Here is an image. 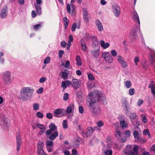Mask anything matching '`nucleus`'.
Instances as JSON below:
<instances>
[{
	"instance_id": "c9c22d12",
	"label": "nucleus",
	"mask_w": 155,
	"mask_h": 155,
	"mask_svg": "<svg viewBox=\"0 0 155 155\" xmlns=\"http://www.w3.org/2000/svg\"><path fill=\"white\" fill-rule=\"evenodd\" d=\"M124 84L126 87L127 89L129 88L131 86V83L130 81H126Z\"/></svg>"
},
{
	"instance_id": "4d7b16f0",
	"label": "nucleus",
	"mask_w": 155,
	"mask_h": 155,
	"mask_svg": "<svg viewBox=\"0 0 155 155\" xmlns=\"http://www.w3.org/2000/svg\"><path fill=\"white\" fill-rule=\"evenodd\" d=\"M88 79L91 80H93L94 79V76L91 73H89L88 74Z\"/></svg>"
},
{
	"instance_id": "c756f323",
	"label": "nucleus",
	"mask_w": 155,
	"mask_h": 155,
	"mask_svg": "<svg viewBox=\"0 0 155 155\" xmlns=\"http://www.w3.org/2000/svg\"><path fill=\"white\" fill-rule=\"evenodd\" d=\"M74 109V105L72 104H70V106L67 107L66 108V112L68 114H69L72 112Z\"/></svg>"
},
{
	"instance_id": "c03bdc74",
	"label": "nucleus",
	"mask_w": 155,
	"mask_h": 155,
	"mask_svg": "<svg viewBox=\"0 0 155 155\" xmlns=\"http://www.w3.org/2000/svg\"><path fill=\"white\" fill-rule=\"evenodd\" d=\"M148 87L150 88L151 89L155 88V85H154V82L153 81H152L151 82L149 85Z\"/></svg>"
},
{
	"instance_id": "09e8293b",
	"label": "nucleus",
	"mask_w": 155,
	"mask_h": 155,
	"mask_svg": "<svg viewBox=\"0 0 155 155\" xmlns=\"http://www.w3.org/2000/svg\"><path fill=\"white\" fill-rule=\"evenodd\" d=\"M41 27V25L38 24L34 25L33 28L35 30H38Z\"/></svg>"
},
{
	"instance_id": "a878e982",
	"label": "nucleus",
	"mask_w": 155,
	"mask_h": 155,
	"mask_svg": "<svg viewBox=\"0 0 155 155\" xmlns=\"http://www.w3.org/2000/svg\"><path fill=\"white\" fill-rule=\"evenodd\" d=\"M150 57L149 58L151 63L153 64L155 63V52H152L150 54Z\"/></svg>"
},
{
	"instance_id": "e433bc0d",
	"label": "nucleus",
	"mask_w": 155,
	"mask_h": 155,
	"mask_svg": "<svg viewBox=\"0 0 155 155\" xmlns=\"http://www.w3.org/2000/svg\"><path fill=\"white\" fill-rule=\"evenodd\" d=\"M63 21L65 26V28L66 29L68 25L69 20L66 17H64L63 18Z\"/></svg>"
},
{
	"instance_id": "39448f33",
	"label": "nucleus",
	"mask_w": 155,
	"mask_h": 155,
	"mask_svg": "<svg viewBox=\"0 0 155 155\" xmlns=\"http://www.w3.org/2000/svg\"><path fill=\"white\" fill-rule=\"evenodd\" d=\"M2 79L5 85H9L12 82L11 72L9 71H6L2 73Z\"/></svg>"
},
{
	"instance_id": "a18cd8bd",
	"label": "nucleus",
	"mask_w": 155,
	"mask_h": 155,
	"mask_svg": "<svg viewBox=\"0 0 155 155\" xmlns=\"http://www.w3.org/2000/svg\"><path fill=\"white\" fill-rule=\"evenodd\" d=\"M133 135L134 137L135 138L138 139L139 137V134L138 132L136 131H134L133 133Z\"/></svg>"
},
{
	"instance_id": "4be33fe9",
	"label": "nucleus",
	"mask_w": 155,
	"mask_h": 155,
	"mask_svg": "<svg viewBox=\"0 0 155 155\" xmlns=\"http://www.w3.org/2000/svg\"><path fill=\"white\" fill-rule=\"evenodd\" d=\"M36 127L41 130L44 129L45 128V127L44 125L37 123H36L32 125V127L33 129H35Z\"/></svg>"
},
{
	"instance_id": "c85d7f7f",
	"label": "nucleus",
	"mask_w": 155,
	"mask_h": 155,
	"mask_svg": "<svg viewBox=\"0 0 155 155\" xmlns=\"http://www.w3.org/2000/svg\"><path fill=\"white\" fill-rule=\"evenodd\" d=\"M130 118L131 122L134 124V120L137 117L136 114L135 113H131L130 115Z\"/></svg>"
},
{
	"instance_id": "20e7f679",
	"label": "nucleus",
	"mask_w": 155,
	"mask_h": 155,
	"mask_svg": "<svg viewBox=\"0 0 155 155\" xmlns=\"http://www.w3.org/2000/svg\"><path fill=\"white\" fill-rule=\"evenodd\" d=\"M138 146L135 145L133 147L131 145H127L124 150L126 155H137L138 153Z\"/></svg>"
},
{
	"instance_id": "473e14b6",
	"label": "nucleus",
	"mask_w": 155,
	"mask_h": 155,
	"mask_svg": "<svg viewBox=\"0 0 155 155\" xmlns=\"http://www.w3.org/2000/svg\"><path fill=\"white\" fill-rule=\"evenodd\" d=\"M75 60L77 62V64L79 66H81L82 64V62L80 56L77 55L76 57Z\"/></svg>"
},
{
	"instance_id": "bf43d9fd",
	"label": "nucleus",
	"mask_w": 155,
	"mask_h": 155,
	"mask_svg": "<svg viewBox=\"0 0 155 155\" xmlns=\"http://www.w3.org/2000/svg\"><path fill=\"white\" fill-rule=\"evenodd\" d=\"M121 134L119 131H117L116 133V136L119 139L120 137H121Z\"/></svg>"
},
{
	"instance_id": "2f4dec72",
	"label": "nucleus",
	"mask_w": 155,
	"mask_h": 155,
	"mask_svg": "<svg viewBox=\"0 0 155 155\" xmlns=\"http://www.w3.org/2000/svg\"><path fill=\"white\" fill-rule=\"evenodd\" d=\"M81 43L82 49L83 51H86V45L85 41L83 39H81Z\"/></svg>"
},
{
	"instance_id": "13d9d810",
	"label": "nucleus",
	"mask_w": 155,
	"mask_h": 155,
	"mask_svg": "<svg viewBox=\"0 0 155 155\" xmlns=\"http://www.w3.org/2000/svg\"><path fill=\"white\" fill-rule=\"evenodd\" d=\"M77 27L76 23H74L72 24L71 27V30L72 31H74Z\"/></svg>"
},
{
	"instance_id": "ddd939ff",
	"label": "nucleus",
	"mask_w": 155,
	"mask_h": 155,
	"mask_svg": "<svg viewBox=\"0 0 155 155\" xmlns=\"http://www.w3.org/2000/svg\"><path fill=\"white\" fill-rule=\"evenodd\" d=\"M1 127L4 130L7 129L9 126V120L7 118H4L0 122Z\"/></svg>"
},
{
	"instance_id": "4468645a",
	"label": "nucleus",
	"mask_w": 155,
	"mask_h": 155,
	"mask_svg": "<svg viewBox=\"0 0 155 155\" xmlns=\"http://www.w3.org/2000/svg\"><path fill=\"white\" fill-rule=\"evenodd\" d=\"M41 0H36V2L34 3V5L36 8V10L37 14L40 15L41 13Z\"/></svg>"
},
{
	"instance_id": "f3484780",
	"label": "nucleus",
	"mask_w": 155,
	"mask_h": 155,
	"mask_svg": "<svg viewBox=\"0 0 155 155\" xmlns=\"http://www.w3.org/2000/svg\"><path fill=\"white\" fill-rule=\"evenodd\" d=\"M16 144L17 147L16 150L18 151H19L20 150V147L21 143V137L20 135L18 134L16 136Z\"/></svg>"
},
{
	"instance_id": "0e129e2a",
	"label": "nucleus",
	"mask_w": 155,
	"mask_h": 155,
	"mask_svg": "<svg viewBox=\"0 0 155 155\" xmlns=\"http://www.w3.org/2000/svg\"><path fill=\"white\" fill-rule=\"evenodd\" d=\"M62 151L63 152L65 155H70V152L69 151L65 150L64 149H63Z\"/></svg>"
},
{
	"instance_id": "5701e85b",
	"label": "nucleus",
	"mask_w": 155,
	"mask_h": 155,
	"mask_svg": "<svg viewBox=\"0 0 155 155\" xmlns=\"http://www.w3.org/2000/svg\"><path fill=\"white\" fill-rule=\"evenodd\" d=\"M71 84V82L70 81L67 80L66 81H63L62 82L61 86L64 89H65Z\"/></svg>"
},
{
	"instance_id": "aec40b11",
	"label": "nucleus",
	"mask_w": 155,
	"mask_h": 155,
	"mask_svg": "<svg viewBox=\"0 0 155 155\" xmlns=\"http://www.w3.org/2000/svg\"><path fill=\"white\" fill-rule=\"evenodd\" d=\"M96 25L99 31H101L103 30L104 28L102 23L98 20H95Z\"/></svg>"
},
{
	"instance_id": "cd10ccee",
	"label": "nucleus",
	"mask_w": 155,
	"mask_h": 155,
	"mask_svg": "<svg viewBox=\"0 0 155 155\" xmlns=\"http://www.w3.org/2000/svg\"><path fill=\"white\" fill-rule=\"evenodd\" d=\"M68 72L64 71L61 72L59 73V75L61 76L62 78L64 79H66L68 78Z\"/></svg>"
},
{
	"instance_id": "7c9ffc66",
	"label": "nucleus",
	"mask_w": 155,
	"mask_h": 155,
	"mask_svg": "<svg viewBox=\"0 0 155 155\" xmlns=\"http://www.w3.org/2000/svg\"><path fill=\"white\" fill-rule=\"evenodd\" d=\"M87 131L86 135L87 137H88L89 136L91 135L92 134V132H93L94 130L93 128H92L91 127H88L87 128Z\"/></svg>"
},
{
	"instance_id": "f03ea898",
	"label": "nucleus",
	"mask_w": 155,
	"mask_h": 155,
	"mask_svg": "<svg viewBox=\"0 0 155 155\" xmlns=\"http://www.w3.org/2000/svg\"><path fill=\"white\" fill-rule=\"evenodd\" d=\"M132 17L135 23V25L131 29L130 37L132 38H134L137 36L138 31L140 30V21L139 16L136 11L133 12Z\"/></svg>"
},
{
	"instance_id": "e2e57ef3",
	"label": "nucleus",
	"mask_w": 155,
	"mask_h": 155,
	"mask_svg": "<svg viewBox=\"0 0 155 155\" xmlns=\"http://www.w3.org/2000/svg\"><path fill=\"white\" fill-rule=\"evenodd\" d=\"M143 134L145 135H150V133L149 132V130L147 129L144 130L143 131Z\"/></svg>"
},
{
	"instance_id": "1a4fd4ad",
	"label": "nucleus",
	"mask_w": 155,
	"mask_h": 155,
	"mask_svg": "<svg viewBox=\"0 0 155 155\" xmlns=\"http://www.w3.org/2000/svg\"><path fill=\"white\" fill-rule=\"evenodd\" d=\"M67 10L69 13L72 15H74L76 13V7L74 4H68L67 5Z\"/></svg>"
},
{
	"instance_id": "6e6552de",
	"label": "nucleus",
	"mask_w": 155,
	"mask_h": 155,
	"mask_svg": "<svg viewBox=\"0 0 155 155\" xmlns=\"http://www.w3.org/2000/svg\"><path fill=\"white\" fill-rule=\"evenodd\" d=\"M81 82L80 80L76 78H73L71 82V86L73 88L77 90L81 87Z\"/></svg>"
},
{
	"instance_id": "58836bf2",
	"label": "nucleus",
	"mask_w": 155,
	"mask_h": 155,
	"mask_svg": "<svg viewBox=\"0 0 155 155\" xmlns=\"http://www.w3.org/2000/svg\"><path fill=\"white\" fill-rule=\"evenodd\" d=\"M62 125L63 128L67 129L68 128V122L67 120H64L62 122Z\"/></svg>"
},
{
	"instance_id": "603ef678",
	"label": "nucleus",
	"mask_w": 155,
	"mask_h": 155,
	"mask_svg": "<svg viewBox=\"0 0 155 155\" xmlns=\"http://www.w3.org/2000/svg\"><path fill=\"white\" fill-rule=\"evenodd\" d=\"M69 94L68 93H65L64 94L63 97V99L64 100L66 101L68 100L69 97Z\"/></svg>"
},
{
	"instance_id": "423d86ee",
	"label": "nucleus",
	"mask_w": 155,
	"mask_h": 155,
	"mask_svg": "<svg viewBox=\"0 0 155 155\" xmlns=\"http://www.w3.org/2000/svg\"><path fill=\"white\" fill-rule=\"evenodd\" d=\"M101 57L107 63H111L113 61V58L111 54L108 52H104L101 54Z\"/></svg>"
},
{
	"instance_id": "f257e3e1",
	"label": "nucleus",
	"mask_w": 155,
	"mask_h": 155,
	"mask_svg": "<svg viewBox=\"0 0 155 155\" xmlns=\"http://www.w3.org/2000/svg\"><path fill=\"white\" fill-rule=\"evenodd\" d=\"M100 93L92 92L90 93L87 98V101L89 103V108L94 115L97 116L101 115L102 113L101 110L99 107L96 104V101L98 98H100Z\"/></svg>"
},
{
	"instance_id": "bb28decb",
	"label": "nucleus",
	"mask_w": 155,
	"mask_h": 155,
	"mask_svg": "<svg viewBox=\"0 0 155 155\" xmlns=\"http://www.w3.org/2000/svg\"><path fill=\"white\" fill-rule=\"evenodd\" d=\"M58 133L57 131H55L50 135L49 139L51 140H54L58 136Z\"/></svg>"
},
{
	"instance_id": "f8f14e48",
	"label": "nucleus",
	"mask_w": 155,
	"mask_h": 155,
	"mask_svg": "<svg viewBox=\"0 0 155 155\" xmlns=\"http://www.w3.org/2000/svg\"><path fill=\"white\" fill-rule=\"evenodd\" d=\"M50 129L47 130L46 134L47 135H51L52 131H57V128L54 124L52 123L49 126Z\"/></svg>"
},
{
	"instance_id": "49530a36",
	"label": "nucleus",
	"mask_w": 155,
	"mask_h": 155,
	"mask_svg": "<svg viewBox=\"0 0 155 155\" xmlns=\"http://www.w3.org/2000/svg\"><path fill=\"white\" fill-rule=\"evenodd\" d=\"M97 124L98 127H101L103 126L104 123L101 121H99L97 122Z\"/></svg>"
},
{
	"instance_id": "9d476101",
	"label": "nucleus",
	"mask_w": 155,
	"mask_h": 155,
	"mask_svg": "<svg viewBox=\"0 0 155 155\" xmlns=\"http://www.w3.org/2000/svg\"><path fill=\"white\" fill-rule=\"evenodd\" d=\"M65 110L63 108L55 109L54 111V116L55 117H60L64 116Z\"/></svg>"
},
{
	"instance_id": "37998d69",
	"label": "nucleus",
	"mask_w": 155,
	"mask_h": 155,
	"mask_svg": "<svg viewBox=\"0 0 155 155\" xmlns=\"http://www.w3.org/2000/svg\"><path fill=\"white\" fill-rule=\"evenodd\" d=\"M37 117L40 118H42L43 117V115L42 113L40 112H38L36 114Z\"/></svg>"
},
{
	"instance_id": "ea45409f",
	"label": "nucleus",
	"mask_w": 155,
	"mask_h": 155,
	"mask_svg": "<svg viewBox=\"0 0 155 155\" xmlns=\"http://www.w3.org/2000/svg\"><path fill=\"white\" fill-rule=\"evenodd\" d=\"M111 54L113 57H115L117 55V51L113 49L111 51Z\"/></svg>"
},
{
	"instance_id": "6ab92c4d",
	"label": "nucleus",
	"mask_w": 155,
	"mask_h": 155,
	"mask_svg": "<svg viewBox=\"0 0 155 155\" xmlns=\"http://www.w3.org/2000/svg\"><path fill=\"white\" fill-rule=\"evenodd\" d=\"M100 49H94L91 52L92 56L95 58H98L100 55Z\"/></svg>"
},
{
	"instance_id": "8fccbe9b",
	"label": "nucleus",
	"mask_w": 155,
	"mask_h": 155,
	"mask_svg": "<svg viewBox=\"0 0 155 155\" xmlns=\"http://www.w3.org/2000/svg\"><path fill=\"white\" fill-rule=\"evenodd\" d=\"M124 135L126 137H129L130 136V132L129 130L126 131L124 133Z\"/></svg>"
},
{
	"instance_id": "0eeeda50",
	"label": "nucleus",
	"mask_w": 155,
	"mask_h": 155,
	"mask_svg": "<svg viewBox=\"0 0 155 155\" xmlns=\"http://www.w3.org/2000/svg\"><path fill=\"white\" fill-rule=\"evenodd\" d=\"M121 103L123 108L124 111L126 115L127 114L129 111V108L130 105L127 103L126 97H124L121 101Z\"/></svg>"
},
{
	"instance_id": "a211bd4d",
	"label": "nucleus",
	"mask_w": 155,
	"mask_h": 155,
	"mask_svg": "<svg viewBox=\"0 0 155 155\" xmlns=\"http://www.w3.org/2000/svg\"><path fill=\"white\" fill-rule=\"evenodd\" d=\"M8 7L6 5H5L2 8L0 16L2 18H5L7 15L8 13Z\"/></svg>"
},
{
	"instance_id": "4c0bfd02",
	"label": "nucleus",
	"mask_w": 155,
	"mask_h": 155,
	"mask_svg": "<svg viewBox=\"0 0 155 155\" xmlns=\"http://www.w3.org/2000/svg\"><path fill=\"white\" fill-rule=\"evenodd\" d=\"M33 108L34 110L36 111L39 109V105L37 103H34L33 104Z\"/></svg>"
},
{
	"instance_id": "79ce46f5",
	"label": "nucleus",
	"mask_w": 155,
	"mask_h": 155,
	"mask_svg": "<svg viewBox=\"0 0 155 155\" xmlns=\"http://www.w3.org/2000/svg\"><path fill=\"white\" fill-rule=\"evenodd\" d=\"M128 91L129 94L130 96L133 95L134 94L135 92L134 89L133 88L130 89Z\"/></svg>"
},
{
	"instance_id": "680f3d73",
	"label": "nucleus",
	"mask_w": 155,
	"mask_h": 155,
	"mask_svg": "<svg viewBox=\"0 0 155 155\" xmlns=\"http://www.w3.org/2000/svg\"><path fill=\"white\" fill-rule=\"evenodd\" d=\"M64 51L63 50H59L58 52L59 57L60 58H62V56L64 54Z\"/></svg>"
},
{
	"instance_id": "9b49d317",
	"label": "nucleus",
	"mask_w": 155,
	"mask_h": 155,
	"mask_svg": "<svg viewBox=\"0 0 155 155\" xmlns=\"http://www.w3.org/2000/svg\"><path fill=\"white\" fill-rule=\"evenodd\" d=\"M117 59L118 62L121 65L123 68H126L128 66V64L124 58L120 55H118L117 57Z\"/></svg>"
},
{
	"instance_id": "2eb2a0df",
	"label": "nucleus",
	"mask_w": 155,
	"mask_h": 155,
	"mask_svg": "<svg viewBox=\"0 0 155 155\" xmlns=\"http://www.w3.org/2000/svg\"><path fill=\"white\" fill-rule=\"evenodd\" d=\"M113 12L115 17H118L120 15V7L117 5L113 6Z\"/></svg>"
},
{
	"instance_id": "393cba45",
	"label": "nucleus",
	"mask_w": 155,
	"mask_h": 155,
	"mask_svg": "<svg viewBox=\"0 0 155 155\" xmlns=\"http://www.w3.org/2000/svg\"><path fill=\"white\" fill-rule=\"evenodd\" d=\"M119 120H120V124L121 127H126L128 126V125L125 121L124 119L122 118H119Z\"/></svg>"
},
{
	"instance_id": "72a5a7b5",
	"label": "nucleus",
	"mask_w": 155,
	"mask_h": 155,
	"mask_svg": "<svg viewBox=\"0 0 155 155\" xmlns=\"http://www.w3.org/2000/svg\"><path fill=\"white\" fill-rule=\"evenodd\" d=\"M104 152L105 155H112L113 151L111 148H109L106 149Z\"/></svg>"
},
{
	"instance_id": "412c9836",
	"label": "nucleus",
	"mask_w": 155,
	"mask_h": 155,
	"mask_svg": "<svg viewBox=\"0 0 155 155\" xmlns=\"http://www.w3.org/2000/svg\"><path fill=\"white\" fill-rule=\"evenodd\" d=\"M92 40V46L94 49H100V45L97 39L94 38Z\"/></svg>"
},
{
	"instance_id": "de8ad7c7",
	"label": "nucleus",
	"mask_w": 155,
	"mask_h": 155,
	"mask_svg": "<svg viewBox=\"0 0 155 155\" xmlns=\"http://www.w3.org/2000/svg\"><path fill=\"white\" fill-rule=\"evenodd\" d=\"M140 59L139 57L138 56H136L134 58V62L135 63V64L136 65H137Z\"/></svg>"
},
{
	"instance_id": "864d4df0",
	"label": "nucleus",
	"mask_w": 155,
	"mask_h": 155,
	"mask_svg": "<svg viewBox=\"0 0 155 155\" xmlns=\"http://www.w3.org/2000/svg\"><path fill=\"white\" fill-rule=\"evenodd\" d=\"M46 147L48 152H51L53 151L52 146H46Z\"/></svg>"
},
{
	"instance_id": "7ed1b4c3",
	"label": "nucleus",
	"mask_w": 155,
	"mask_h": 155,
	"mask_svg": "<svg viewBox=\"0 0 155 155\" xmlns=\"http://www.w3.org/2000/svg\"><path fill=\"white\" fill-rule=\"evenodd\" d=\"M34 92V89L30 87H23L20 90L18 98L24 101L30 100L32 97Z\"/></svg>"
},
{
	"instance_id": "774afa93",
	"label": "nucleus",
	"mask_w": 155,
	"mask_h": 155,
	"mask_svg": "<svg viewBox=\"0 0 155 155\" xmlns=\"http://www.w3.org/2000/svg\"><path fill=\"white\" fill-rule=\"evenodd\" d=\"M143 102V101L141 99H140L138 101L137 103V104L138 106H140L142 105Z\"/></svg>"
},
{
	"instance_id": "5fc2aeb1",
	"label": "nucleus",
	"mask_w": 155,
	"mask_h": 155,
	"mask_svg": "<svg viewBox=\"0 0 155 155\" xmlns=\"http://www.w3.org/2000/svg\"><path fill=\"white\" fill-rule=\"evenodd\" d=\"M53 142L49 140L47 141L46 143V146H52Z\"/></svg>"
},
{
	"instance_id": "338daca9",
	"label": "nucleus",
	"mask_w": 155,
	"mask_h": 155,
	"mask_svg": "<svg viewBox=\"0 0 155 155\" xmlns=\"http://www.w3.org/2000/svg\"><path fill=\"white\" fill-rule=\"evenodd\" d=\"M83 19L86 23H88L89 22V18L87 16H83Z\"/></svg>"
},
{
	"instance_id": "dca6fc26",
	"label": "nucleus",
	"mask_w": 155,
	"mask_h": 155,
	"mask_svg": "<svg viewBox=\"0 0 155 155\" xmlns=\"http://www.w3.org/2000/svg\"><path fill=\"white\" fill-rule=\"evenodd\" d=\"M44 144L42 142L40 141L38 145L37 152L39 155H42L44 153L43 148Z\"/></svg>"
},
{
	"instance_id": "69168bd1",
	"label": "nucleus",
	"mask_w": 155,
	"mask_h": 155,
	"mask_svg": "<svg viewBox=\"0 0 155 155\" xmlns=\"http://www.w3.org/2000/svg\"><path fill=\"white\" fill-rule=\"evenodd\" d=\"M67 44V43L64 41H62L61 42V46L63 48H65Z\"/></svg>"
},
{
	"instance_id": "6e6d98bb",
	"label": "nucleus",
	"mask_w": 155,
	"mask_h": 155,
	"mask_svg": "<svg viewBox=\"0 0 155 155\" xmlns=\"http://www.w3.org/2000/svg\"><path fill=\"white\" fill-rule=\"evenodd\" d=\"M46 78L45 77H43L40 78L39 82L41 83H43L46 81Z\"/></svg>"
},
{
	"instance_id": "052dcab7",
	"label": "nucleus",
	"mask_w": 155,
	"mask_h": 155,
	"mask_svg": "<svg viewBox=\"0 0 155 155\" xmlns=\"http://www.w3.org/2000/svg\"><path fill=\"white\" fill-rule=\"evenodd\" d=\"M43 88L42 87H41L36 92L38 94H41L43 92Z\"/></svg>"
},
{
	"instance_id": "f704fd0d",
	"label": "nucleus",
	"mask_w": 155,
	"mask_h": 155,
	"mask_svg": "<svg viewBox=\"0 0 155 155\" xmlns=\"http://www.w3.org/2000/svg\"><path fill=\"white\" fill-rule=\"evenodd\" d=\"M140 116L141 120L143 123H146L147 122L148 120L145 115L143 114H141Z\"/></svg>"
},
{
	"instance_id": "a19ab883",
	"label": "nucleus",
	"mask_w": 155,
	"mask_h": 155,
	"mask_svg": "<svg viewBox=\"0 0 155 155\" xmlns=\"http://www.w3.org/2000/svg\"><path fill=\"white\" fill-rule=\"evenodd\" d=\"M51 58L49 57H47L44 60V63L46 64L49 63Z\"/></svg>"
},
{
	"instance_id": "3c124183",
	"label": "nucleus",
	"mask_w": 155,
	"mask_h": 155,
	"mask_svg": "<svg viewBox=\"0 0 155 155\" xmlns=\"http://www.w3.org/2000/svg\"><path fill=\"white\" fill-rule=\"evenodd\" d=\"M70 64V62L69 61H66L65 65H64V64L63 63L62 64V65H64L66 68L69 67Z\"/></svg>"
},
{
	"instance_id": "b1692460",
	"label": "nucleus",
	"mask_w": 155,
	"mask_h": 155,
	"mask_svg": "<svg viewBox=\"0 0 155 155\" xmlns=\"http://www.w3.org/2000/svg\"><path fill=\"white\" fill-rule=\"evenodd\" d=\"M100 45L101 47L104 49H106L108 48L110 44L108 43H105L104 41L101 40L100 41Z\"/></svg>"
}]
</instances>
